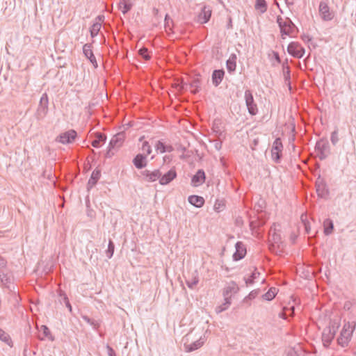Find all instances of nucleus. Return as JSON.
Segmentation results:
<instances>
[{
  "label": "nucleus",
  "mask_w": 356,
  "mask_h": 356,
  "mask_svg": "<svg viewBox=\"0 0 356 356\" xmlns=\"http://www.w3.org/2000/svg\"><path fill=\"white\" fill-rule=\"evenodd\" d=\"M41 331L42 332V334L45 338H47L51 341H54V337L52 336L49 327L47 325H42L41 326Z\"/></svg>",
  "instance_id": "obj_42"
},
{
  "label": "nucleus",
  "mask_w": 356,
  "mask_h": 356,
  "mask_svg": "<svg viewBox=\"0 0 356 356\" xmlns=\"http://www.w3.org/2000/svg\"><path fill=\"white\" fill-rule=\"evenodd\" d=\"M301 38L305 42H309L312 39V38L309 35L306 34L302 35L301 36Z\"/></svg>",
  "instance_id": "obj_56"
},
{
  "label": "nucleus",
  "mask_w": 356,
  "mask_h": 356,
  "mask_svg": "<svg viewBox=\"0 0 356 356\" xmlns=\"http://www.w3.org/2000/svg\"><path fill=\"white\" fill-rule=\"evenodd\" d=\"M122 8L121 11L124 15L127 13L132 8L133 6L132 3H127L126 0H122V1L120 3V8L122 7Z\"/></svg>",
  "instance_id": "obj_44"
},
{
  "label": "nucleus",
  "mask_w": 356,
  "mask_h": 356,
  "mask_svg": "<svg viewBox=\"0 0 356 356\" xmlns=\"http://www.w3.org/2000/svg\"><path fill=\"white\" fill-rule=\"evenodd\" d=\"M239 287L234 281H231L225 286L222 290V296L225 298L232 299V294H236L238 292Z\"/></svg>",
  "instance_id": "obj_13"
},
{
  "label": "nucleus",
  "mask_w": 356,
  "mask_h": 356,
  "mask_svg": "<svg viewBox=\"0 0 356 356\" xmlns=\"http://www.w3.org/2000/svg\"><path fill=\"white\" fill-rule=\"evenodd\" d=\"M260 275V273L257 271V268L252 273L251 275L248 278H244L245 282L247 286L252 284L254 280L257 279Z\"/></svg>",
  "instance_id": "obj_41"
},
{
  "label": "nucleus",
  "mask_w": 356,
  "mask_h": 356,
  "mask_svg": "<svg viewBox=\"0 0 356 356\" xmlns=\"http://www.w3.org/2000/svg\"><path fill=\"white\" fill-rule=\"evenodd\" d=\"M101 170L97 168L92 171L91 176L87 183L88 191H90L93 186H95L97 184L98 180L101 177Z\"/></svg>",
  "instance_id": "obj_21"
},
{
  "label": "nucleus",
  "mask_w": 356,
  "mask_h": 356,
  "mask_svg": "<svg viewBox=\"0 0 356 356\" xmlns=\"http://www.w3.org/2000/svg\"><path fill=\"white\" fill-rule=\"evenodd\" d=\"M13 82L15 83L17 90H24L28 84L27 80L20 76H15L13 78Z\"/></svg>",
  "instance_id": "obj_27"
},
{
  "label": "nucleus",
  "mask_w": 356,
  "mask_h": 356,
  "mask_svg": "<svg viewBox=\"0 0 356 356\" xmlns=\"http://www.w3.org/2000/svg\"><path fill=\"white\" fill-rule=\"evenodd\" d=\"M316 191L318 197L327 199L330 192L326 181L318 175L315 183Z\"/></svg>",
  "instance_id": "obj_8"
},
{
  "label": "nucleus",
  "mask_w": 356,
  "mask_h": 356,
  "mask_svg": "<svg viewBox=\"0 0 356 356\" xmlns=\"http://www.w3.org/2000/svg\"><path fill=\"white\" fill-rule=\"evenodd\" d=\"M204 343V341L200 338L198 340L190 343V344H185V348L186 351L188 353L194 351L195 350L199 349L201 348L203 344Z\"/></svg>",
  "instance_id": "obj_29"
},
{
  "label": "nucleus",
  "mask_w": 356,
  "mask_h": 356,
  "mask_svg": "<svg viewBox=\"0 0 356 356\" xmlns=\"http://www.w3.org/2000/svg\"><path fill=\"white\" fill-rule=\"evenodd\" d=\"M284 309L290 310L291 311V313H290L289 316H293L294 315V310H295V307L294 306H291L289 308L284 307Z\"/></svg>",
  "instance_id": "obj_60"
},
{
  "label": "nucleus",
  "mask_w": 356,
  "mask_h": 356,
  "mask_svg": "<svg viewBox=\"0 0 356 356\" xmlns=\"http://www.w3.org/2000/svg\"><path fill=\"white\" fill-rule=\"evenodd\" d=\"M245 99L248 113L251 115H255L258 113V108L257 104L254 102V97L250 90H246L245 91Z\"/></svg>",
  "instance_id": "obj_10"
},
{
  "label": "nucleus",
  "mask_w": 356,
  "mask_h": 356,
  "mask_svg": "<svg viewBox=\"0 0 356 356\" xmlns=\"http://www.w3.org/2000/svg\"><path fill=\"white\" fill-rule=\"evenodd\" d=\"M201 81L199 78H195L192 80L190 83L181 81L180 83L175 84V88L178 91L182 92L184 90H187L188 88L191 89V92L193 94H197L201 88Z\"/></svg>",
  "instance_id": "obj_5"
},
{
  "label": "nucleus",
  "mask_w": 356,
  "mask_h": 356,
  "mask_svg": "<svg viewBox=\"0 0 356 356\" xmlns=\"http://www.w3.org/2000/svg\"><path fill=\"white\" fill-rule=\"evenodd\" d=\"M49 111V98L46 92L43 93L40 97L39 105L35 113V117L38 120H43Z\"/></svg>",
  "instance_id": "obj_4"
},
{
  "label": "nucleus",
  "mask_w": 356,
  "mask_h": 356,
  "mask_svg": "<svg viewBox=\"0 0 356 356\" xmlns=\"http://www.w3.org/2000/svg\"><path fill=\"white\" fill-rule=\"evenodd\" d=\"M115 244L111 239L109 240L108 244V248L106 251V256L108 259H111L114 253Z\"/></svg>",
  "instance_id": "obj_46"
},
{
  "label": "nucleus",
  "mask_w": 356,
  "mask_h": 356,
  "mask_svg": "<svg viewBox=\"0 0 356 356\" xmlns=\"http://www.w3.org/2000/svg\"><path fill=\"white\" fill-rule=\"evenodd\" d=\"M0 280L2 284L6 287L10 288V284L12 282L11 275L8 271H4L0 273Z\"/></svg>",
  "instance_id": "obj_32"
},
{
  "label": "nucleus",
  "mask_w": 356,
  "mask_h": 356,
  "mask_svg": "<svg viewBox=\"0 0 356 356\" xmlns=\"http://www.w3.org/2000/svg\"><path fill=\"white\" fill-rule=\"evenodd\" d=\"M301 220L303 222L304 227H305V232L306 234H309L311 230V227L309 222L306 219L303 218V215L301 216Z\"/></svg>",
  "instance_id": "obj_53"
},
{
  "label": "nucleus",
  "mask_w": 356,
  "mask_h": 356,
  "mask_svg": "<svg viewBox=\"0 0 356 356\" xmlns=\"http://www.w3.org/2000/svg\"><path fill=\"white\" fill-rule=\"evenodd\" d=\"M142 150L149 155L152 153V147L148 141H144L142 145Z\"/></svg>",
  "instance_id": "obj_49"
},
{
  "label": "nucleus",
  "mask_w": 356,
  "mask_h": 356,
  "mask_svg": "<svg viewBox=\"0 0 356 356\" xmlns=\"http://www.w3.org/2000/svg\"><path fill=\"white\" fill-rule=\"evenodd\" d=\"M125 139V134L123 131L119 132L114 135L111 139L108 145L110 149L118 148L122 146Z\"/></svg>",
  "instance_id": "obj_16"
},
{
  "label": "nucleus",
  "mask_w": 356,
  "mask_h": 356,
  "mask_svg": "<svg viewBox=\"0 0 356 356\" xmlns=\"http://www.w3.org/2000/svg\"><path fill=\"white\" fill-rule=\"evenodd\" d=\"M4 271H8L7 261L3 257L0 256V273Z\"/></svg>",
  "instance_id": "obj_50"
},
{
  "label": "nucleus",
  "mask_w": 356,
  "mask_h": 356,
  "mask_svg": "<svg viewBox=\"0 0 356 356\" xmlns=\"http://www.w3.org/2000/svg\"><path fill=\"white\" fill-rule=\"evenodd\" d=\"M0 340L6 343L10 347L13 346V342L10 336L0 327Z\"/></svg>",
  "instance_id": "obj_34"
},
{
  "label": "nucleus",
  "mask_w": 356,
  "mask_h": 356,
  "mask_svg": "<svg viewBox=\"0 0 356 356\" xmlns=\"http://www.w3.org/2000/svg\"><path fill=\"white\" fill-rule=\"evenodd\" d=\"M293 351L297 355V356H311L309 353L303 352L301 350L300 353H298V351L295 350L294 349Z\"/></svg>",
  "instance_id": "obj_57"
},
{
  "label": "nucleus",
  "mask_w": 356,
  "mask_h": 356,
  "mask_svg": "<svg viewBox=\"0 0 356 356\" xmlns=\"http://www.w3.org/2000/svg\"><path fill=\"white\" fill-rule=\"evenodd\" d=\"M113 149H110V146L108 145V150L106 153V156L108 157V158H111L113 154L114 153L112 152Z\"/></svg>",
  "instance_id": "obj_58"
},
{
  "label": "nucleus",
  "mask_w": 356,
  "mask_h": 356,
  "mask_svg": "<svg viewBox=\"0 0 356 356\" xmlns=\"http://www.w3.org/2000/svg\"><path fill=\"white\" fill-rule=\"evenodd\" d=\"M173 24H174L173 20L170 17L168 14H166L165 16V19H164V28H165V31L168 33H170V32L172 31Z\"/></svg>",
  "instance_id": "obj_36"
},
{
  "label": "nucleus",
  "mask_w": 356,
  "mask_h": 356,
  "mask_svg": "<svg viewBox=\"0 0 356 356\" xmlns=\"http://www.w3.org/2000/svg\"><path fill=\"white\" fill-rule=\"evenodd\" d=\"M138 54L145 60H149L151 58L148 49L145 47H143L138 50Z\"/></svg>",
  "instance_id": "obj_45"
},
{
  "label": "nucleus",
  "mask_w": 356,
  "mask_h": 356,
  "mask_svg": "<svg viewBox=\"0 0 356 356\" xmlns=\"http://www.w3.org/2000/svg\"><path fill=\"white\" fill-rule=\"evenodd\" d=\"M324 234L326 236L331 234L334 229V224L331 219L327 218L323 222Z\"/></svg>",
  "instance_id": "obj_33"
},
{
  "label": "nucleus",
  "mask_w": 356,
  "mask_h": 356,
  "mask_svg": "<svg viewBox=\"0 0 356 356\" xmlns=\"http://www.w3.org/2000/svg\"><path fill=\"white\" fill-rule=\"evenodd\" d=\"M278 289L275 287H271L269 290L262 296V298L267 301H270L277 295Z\"/></svg>",
  "instance_id": "obj_35"
},
{
  "label": "nucleus",
  "mask_w": 356,
  "mask_h": 356,
  "mask_svg": "<svg viewBox=\"0 0 356 356\" xmlns=\"http://www.w3.org/2000/svg\"><path fill=\"white\" fill-rule=\"evenodd\" d=\"M277 23L280 27L282 38H285L284 35L291 36L294 29L296 28V25L289 17L283 19L281 16L277 17Z\"/></svg>",
  "instance_id": "obj_3"
},
{
  "label": "nucleus",
  "mask_w": 356,
  "mask_h": 356,
  "mask_svg": "<svg viewBox=\"0 0 356 356\" xmlns=\"http://www.w3.org/2000/svg\"><path fill=\"white\" fill-rule=\"evenodd\" d=\"M95 138H96L91 143V145L95 148L99 147L100 143H105L106 140V136L101 132H97L95 134Z\"/></svg>",
  "instance_id": "obj_30"
},
{
  "label": "nucleus",
  "mask_w": 356,
  "mask_h": 356,
  "mask_svg": "<svg viewBox=\"0 0 356 356\" xmlns=\"http://www.w3.org/2000/svg\"><path fill=\"white\" fill-rule=\"evenodd\" d=\"M141 175L143 176L144 180L148 182H154L156 180H159L161 172L159 169L154 170V171H149L145 170L141 171Z\"/></svg>",
  "instance_id": "obj_15"
},
{
  "label": "nucleus",
  "mask_w": 356,
  "mask_h": 356,
  "mask_svg": "<svg viewBox=\"0 0 356 356\" xmlns=\"http://www.w3.org/2000/svg\"><path fill=\"white\" fill-rule=\"evenodd\" d=\"M237 56L236 54H231L226 61V67L229 73L232 74L236 71Z\"/></svg>",
  "instance_id": "obj_25"
},
{
  "label": "nucleus",
  "mask_w": 356,
  "mask_h": 356,
  "mask_svg": "<svg viewBox=\"0 0 356 356\" xmlns=\"http://www.w3.org/2000/svg\"><path fill=\"white\" fill-rule=\"evenodd\" d=\"M76 136V131L74 129H70L58 136L56 138V141L62 144H70L72 143Z\"/></svg>",
  "instance_id": "obj_11"
},
{
  "label": "nucleus",
  "mask_w": 356,
  "mask_h": 356,
  "mask_svg": "<svg viewBox=\"0 0 356 356\" xmlns=\"http://www.w3.org/2000/svg\"><path fill=\"white\" fill-rule=\"evenodd\" d=\"M315 150L320 160L325 159L330 154V146L327 140L321 139L316 142Z\"/></svg>",
  "instance_id": "obj_7"
},
{
  "label": "nucleus",
  "mask_w": 356,
  "mask_h": 356,
  "mask_svg": "<svg viewBox=\"0 0 356 356\" xmlns=\"http://www.w3.org/2000/svg\"><path fill=\"white\" fill-rule=\"evenodd\" d=\"M259 293V289H256L252 291L245 298L243 299V302H245L247 300H253L254 299Z\"/></svg>",
  "instance_id": "obj_48"
},
{
  "label": "nucleus",
  "mask_w": 356,
  "mask_h": 356,
  "mask_svg": "<svg viewBox=\"0 0 356 356\" xmlns=\"http://www.w3.org/2000/svg\"><path fill=\"white\" fill-rule=\"evenodd\" d=\"M264 205H265V202L264 201H261V203L259 202L257 204V206H258V209L257 210H259V209L261 210L263 209V207H264ZM257 207V205H255V207Z\"/></svg>",
  "instance_id": "obj_62"
},
{
  "label": "nucleus",
  "mask_w": 356,
  "mask_h": 356,
  "mask_svg": "<svg viewBox=\"0 0 356 356\" xmlns=\"http://www.w3.org/2000/svg\"><path fill=\"white\" fill-rule=\"evenodd\" d=\"M225 76V71L224 70H215L213 71L212 75H211V80L213 84L217 87L218 86L220 83L222 82L223 78Z\"/></svg>",
  "instance_id": "obj_24"
},
{
  "label": "nucleus",
  "mask_w": 356,
  "mask_h": 356,
  "mask_svg": "<svg viewBox=\"0 0 356 356\" xmlns=\"http://www.w3.org/2000/svg\"><path fill=\"white\" fill-rule=\"evenodd\" d=\"M108 356H116L115 352L109 345L106 346Z\"/></svg>",
  "instance_id": "obj_54"
},
{
  "label": "nucleus",
  "mask_w": 356,
  "mask_h": 356,
  "mask_svg": "<svg viewBox=\"0 0 356 356\" xmlns=\"http://www.w3.org/2000/svg\"><path fill=\"white\" fill-rule=\"evenodd\" d=\"M275 243H273V244H270V245H269V249H270V250L271 252H275V248H276V247H275Z\"/></svg>",
  "instance_id": "obj_63"
},
{
  "label": "nucleus",
  "mask_w": 356,
  "mask_h": 356,
  "mask_svg": "<svg viewBox=\"0 0 356 356\" xmlns=\"http://www.w3.org/2000/svg\"><path fill=\"white\" fill-rule=\"evenodd\" d=\"M206 176L205 172L202 169H200L197 171L191 179V182L195 186L202 185L205 181Z\"/></svg>",
  "instance_id": "obj_22"
},
{
  "label": "nucleus",
  "mask_w": 356,
  "mask_h": 356,
  "mask_svg": "<svg viewBox=\"0 0 356 356\" xmlns=\"http://www.w3.org/2000/svg\"><path fill=\"white\" fill-rule=\"evenodd\" d=\"M58 296L63 298V300L64 303L65 304V306L69 309L70 312H72V305H71V304L69 301V299H68L67 295L65 294V293L62 290H59Z\"/></svg>",
  "instance_id": "obj_43"
},
{
  "label": "nucleus",
  "mask_w": 356,
  "mask_h": 356,
  "mask_svg": "<svg viewBox=\"0 0 356 356\" xmlns=\"http://www.w3.org/2000/svg\"><path fill=\"white\" fill-rule=\"evenodd\" d=\"M236 252L233 254V259L239 261L244 258L246 254V247L241 241H238L235 244Z\"/></svg>",
  "instance_id": "obj_17"
},
{
  "label": "nucleus",
  "mask_w": 356,
  "mask_h": 356,
  "mask_svg": "<svg viewBox=\"0 0 356 356\" xmlns=\"http://www.w3.org/2000/svg\"><path fill=\"white\" fill-rule=\"evenodd\" d=\"M92 43H86L83 46V53L84 56L90 60L95 69L98 67L97 61L92 51Z\"/></svg>",
  "instance_id": "obj_12"
},
{
  "label": "nucleus",
  "mask_w": 356,
  "mask_h": 356,
  "mask_svg": "<svg viewBox=\"0 0 356 356\" xmlns=\"http://www.w3.org/2000/svg\"><path fill=\"white\" fill-rule=\"evenodd\" d=\"M133 164L137 169H143L147 164V155L138 154L133 159Z\"/></svg>",
  "instance_id": "obj_20"
},
{
  "label": "nucleus",
  "mask_w": 356,
  "mask_h": 356,
  "mask_svg": "<svg viewBox=\"0 0 356 356\" xmlns=\"http://www.w3.org/2000/svg\"><path fill=\"white\" fill-rule=\"evenodd\" d=\"M177 177V172L175 168L169 170L166 173L163 175H161L159 179V184L161 185H167L170 184L172 181H173Z\"/></svg>",
  "instance_id": "obj_18"
},
{
  "label": "nucleus",
  "mask_w": 356,
  "mask_h": 356,
  "mask_svg": "<svg viewBox=\"0 0 356 356\" xmlns=\"http://www.w3.org/2000/svg\"><path fill=\"white\" fill-rule=\"evenodd\" d=\"M288 53L294 58H301L303 57L305 49L298 42H291L287 47Z\"/></svg>",
  "instance_id": "obj_9"
},
{
  "label": "nucleus",
  "mask_w": 356,
  "mask_h": 356,
  "mask_svg": "<svg viewBox=\"0 0 356 356\" xmlns=\"http://www.w3.org/2000/svg\"><path fill=\"white\" fill-rule=\"evenodd\" d=\"M339 326V321L337 320H330L328 326L324 328L322 333V341L325 347H329L334 338Z\"/></svg>",
  "instance_id": "obj_1"
},
{
  "label": "nucleus",
  "mask_w": 356,
  "mask_h": 356,
  "mask_svg": "<svg viewBox=\"0 0 356 356\" xmlns=\"http://www.w3.org/2000/svg\"><path fill=\"white\" fill-rule=\"evenodd\" d=\"M82 318L85 322L92 325L95 330H97L100 326V322L99 321L91 318L88 316H82Z\"/></svg>",
  "instance_id": "obj_39"
},
{
  "label": "nucleus",
  "mask_w": 356,
  "mask_h": 356,
  "mask_svg": "<svg viewBox=\"0 0 356 356\" xmlns=\"http://www.w3.org/2000/svg\"><path fill=\"white\" fill-rule=\"evenodd\" d=\"M104 20V15H98L95 18V22H99V24H101Z\"/></svg>",
  "instance_id": "obj_59"
},
{
  "label": "nucleus",
  "mask_w": 356,
  "mask_h": 356,
  "mask_svg": "<svg viewBox=\"0 0 356 356\" xmlns=\"http://www.w3.org/2000/svg\"><path fill=\"white\" fill-rule=\"evenodd\" d=\"M283 144L280 138H277L271 148V159L275 163H280L282 157Z\"/></svg>",
  "instance_id": "obj_6"
},
{
  "label": "nucleus",
  "mask_w": 356,
  "mask_h": 356,
  "mask_svg": "<svg viewBox=\"0 0 356 356\" xmlns=\"http://www.w3.org/2000/svg\"><path fill=\"white\" fill-rule=\"evenodd\" d=\"M282 69H283V74H284V79L286 82H288L289 88H291V71H290V67L288 65V60L286 59L285 62L282 64Z\"/></svg>",
  "instance_id": "obj_31"
},
{
  "label": "nucleus",
  "mask_w": 356,
  "mask_h": 356,
  "mask_svg": "<svg viewBox=\"0 0 356 356\" xmlns=\"http://www.w3.org/2000/svg\"><path fill=\"white\" fill-rule=\"evenodd\" d=\"M267 3L265 0H256L254 8L263 14L267 10Z\"/></svg>",
  "instance_id": "obj_37"
},
{
  "label": "nucleus",
  "mask_w": 356,
  "mask_h": 356,
  "mask_svg": "<svg viewBox=\"0 0 356 356\" xmlns=\"http://www.w3.org/2000/svg\"><path fill=\"white\" fill-rule=\"evenodd\" d=\"M271 237H272V241H273L274 243L279 244V243H282L281 236L280 234H277L275 232V229H274Z\"/></svg>",
  "instance_id": "obj_52"
},
{
  "label": "nucleus",
  "mask_w": 356,
  "mask_h": 356,
  "mask_svg": "<svg viewBox=\"0 0 356 356\" xmlns=\"http://www.w3.org/2000/svg\"><path fill=\"white\" fill-rule=\"evenodd\" d=\"M285 311H286V309H283V311L279 314V317L280 318H282L283 319H286L287 318V315L286 314Z\"/></svg>",
  "instance_id": "obj_61"
},
{
  "label": "nucleus",
  "mask_w": 356,
  "mask_h": 356,
  "mask_svg": "<svg viewBox=\"0 0 356 356\" xmlns=\"http://www.w3.org/2000/svg\"><path fill=\"white\" fill-rule=\"evenodd\" d=\"M225 207V204L224 200H216L214 204V210L219 213L222 211Z\"/></svg>",
  "instance_id": "obj_47"
},
{
  "label": "nucleus",
  "mask_w": 356,
  "mask_h": 356,
  "mask_svg": "<svg viewBox=\"0 0 356 356\" xmlns=\"http://www.w3.org/2000/svg\"><path fill=\"white\" fill-rule=\"evenodd\" d=\"M355 325L356 322L355 321L348 322L343 325L340 336L337 339L339 345L342 347H346L348 345Z\"/></svg>",
  "instance_id": "obj_2"
},
{
  "label": "nucleus",
  "mask_w": 356,
  "mask_h": 356,
  "mask_svg": "<svg viewBox=\"0 0 356 356\" xmlns=\"http://www.w3.org/2000/svg\"><path fill=\"white\" fill-rule=\"evenodd\" d=\"M232 19H231V18H229V23H228V24H227V28H228V29H229V28H231V27H232Z\"/></svg>",
  "instance_id": "obj_64"
},
{
  "label": "nucleus",
  "mask_w": 356,
  "mask_h": 356,
  "mask_svg": "<svg viewBox=\"0 0 356 356\" xmlns=\"http://www.w3.org/2000/svg\"><path fill=\"white\" fill-rule=\"evenodd\" d=\"M155 149L157 152L163 154L165 152H171L174 150L172 145H167L161 140H158L155 145Z\"/></svg>",
  "instance_id": "obj_28"
},
{
  "label": "nucleus",
  "mask_w": 356,
  "mask_h": 356,
  "mask_svg": "<svg viewBox=\"0 0 356 356\" xmlns=\"http://www.w3.org/2000/svg\"><path fill=\"white\" fill-rule=\"evenodd\" d=\"M188 202L197 208H201L204 204V199L202 196L192 195L188 198Z\"/></svg>",
  "instance_id": "obj_26"
},
{
  "label": "nucleus",
  "mask_w": 356,
  "mask_h": 356,
  "mask_svg": "<svg viewBox=\"0 0 356 356\" xmlns=\"http://www.w3.org/2000/svg\"><path fill=\"white\" fill-rule=\"evenodd\" d=\"M319 13L324 21H330L334 18V13L330 11L327 3L321 1L319 4Z\"/></svg>",
  "instance_id": "obj_14"
},
{
  "label": "nucleus",
  "mask_w": 356,
  "mask_h": 356,
  "mask_svg": "<svg viewBox=\"0 0 356 356\" xmlns=\"http://www.w3.org/2000/svg\"><path fill=\"white\" fill-rule=\"evenodd\" d=\"M330 140L333 145H336L337 143H338L339 137H338V130L337 129H335L334 131L332 132Z\"/></svg>",
  "instance_id": "obj_51"
},
{
  "label": "nucleus",
  "mask_w": 356,
  "mask_h": 356,
  "mask_svg": "<svg viewBox=\"0 0 356 356\" xmlns=\"http://www.w3.org/2000/svg\"><path fill=\"white\" fill-rule=\"evenodd\" d=\"M186 279V284L190 289H194L196 285L199 283L200 279H199V275L197 270H194L192 273L191 277Z\"/></svg>",
  "instance_id": "obj_23"
},
{
  "label": "nucleus",
  "mask_w": 356,
  "mask_h": 356,
  "mask_svg": "<svg viewBox=\"0 0 356 356\" xmlns=\"http://www.w3.org/2000/svg\"><path fill=\"white\" fill-rule=\"evenodd\" d=\"M273 55L274 59L277 62V63H281V58L280 57L278 52L273 51Z\"/></svg>",
  "instance_id": "obj_55"
},
{
  "label": "nucleus",
  "mask_w": 356,
  "mask_h": 356,
  "mask_svg": "<svg viewBox=\"0 0 356 356\" xmlns=\"http://www.w3.org/2000/svg\"><path fill=\"white\" fill-rule=\"evenodd\" d=\"M211 13H212V10H211V8L208 6H204L197 16L198 22L200 24L207 23L211 17Z\"/></svg>",
  "instance_id": "obj_19"
},
{
  "label": "nucleus",
  "mask_w": 356,
  "mask_h": 356,
  "mask_svg": "<svg viewBox=\"0 0 356 356\" xmlns=\"http://www.w3.org/2000/svg\"><path fill=\"white\" fill-rule=\"evenodd\" d=\"M231 304H232L231 300L228 299L227 298H224V302L222 305L216 307V313L219 314V313H221V312L227 310L229 308V307L231 305Z\"/></svg>",
  "instance_id": "obj_38"
},
{
  "label": "nucleus",
  "mask_w": 356,
  "mask_h": 356,
  "mask_svg": "<svg viewBox=\"0 0 356 356\" xmlns=\"http://www.w3.org/2000/svg\"><path fill=\"white\" fill-rule=\"evenodd\" d=\"M102 27V24L99 22H94L91 27L90 28V33L92 38H95L97 36L100 31Z\"/></svg>",
  "instance_id": "obj_40"
}]
</instances>
